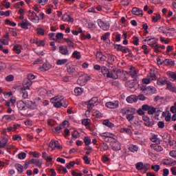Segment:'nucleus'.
<instances>
[{
    "label": "nucleus",
    "mask_w": 176,
    "mask_h": 176,
    "mask_svg": "<svg viewBox=\"0 0 176 176\" xmlns=\"http://www.w3.org/2000/svg\"><path fill=\"white\" fill-rule=\"evenodd\" d=\"M122 115H126V119L128 122H133L134 120V115L137 113V110L135 108L126 107L121 110Z\"/></svg>",
    "instance_id": "1"
},
{
    "label": "nucleus",
    "mask_w": 176,
    "mask_h": 176,
    "mask_svg": "<svg viewBox=\"0 0 176 176\" xmlns=\"http://www.w3.org/2000/svg\"><path fill=\"white\" fill-rule=\"evenodd\" d=\"M51 102L54 104V107L56 108H61V107H63V102H64V97L55 96L51 98Z\"/></svg>",
    "instance_id": "2"
},
{
    "label": "nucleus",
    "mask_w": 176,
    "mask_h": 176,
    "mask_svg": "<svg viewBox=\"0 0 176 176\" xmlns=\"http://www.w3.org/2000/svg\"><path fill=\"white\" fill-rule=\"evenodd\" d=\"M142 91L144 93L147 97L153 96V94H156V88L155 87L148 86L146 87H142Z\"/></svg>",
    "instance_id": "3"
},
{
    "label": "nucleus",
    "mask_w": 176,
    "mask_h": 176,
    "mask_svg": "<svg viewBox=\"0 0 176 176\" xmlns=\"http://www.w3.org/2000/svg\"><path fill=\"white\" fill-rule=\"evenodd\" d=\"M143 111H147L148 115H153L154 113H157L160 111L157 110V109L155 108L153 106L148 104H143L142 105Z\"/></svg>",
    "instance_id": "4"
},
{
    "label": "nucleus",
    "mask_w": 176,
    "mask_h": 176,
    "mask_svg": "<svg viewBox=\"0 0 176 176\" xmlns=\"http://www.w3.org/2000/svg\"><path fill=\"white\" fill-rule=\"evenodd\" d=\"M27 16L30 21H32V23H39V16L35 13V12L30 10L28 11Z\"/></svg>",
    "instance_id": "5"
},
{
    "label": "nucleus",
    "mask_w": 176,
    "mask_h": 176,
    "mask_svg": "<svg viewBox=\"0 0 176 176\" xmlns=\"http://www.w3.org/2000/svg\"><path fill=\"white\" fill-rule=\"evenodd\" d=\"M89 80H90V76L85 74L79 76L77 80V83L79 86H85Z\"/></svg>",
    "instance_id": "6"
},
{
    "label": "nucleus",
    "mask_w": 176,
    "mask_h": 176,
    "mask_svg": "<svg viewBox=\"0 0 176 176\" xmlns=\"http://www.w3.org/2000/svg\"><path fill=\"white\" fill-rule=\"evenodd\" d=\"M100 137H102V140H104L107 142H109V141L111 142V141L116 138V136H115V135L108 132L100 133Z\"/></svg>",
    "instance_id": "7"
},
{
    "label": "nucleus",
    "mask_w": 176,
    "mask_h": 176,
    "mask_svg": "<svg viewBox=\"0 0 176 176\" xmlns=\"http://www.w3.org/2000/svg\"><path fill=\"white\" fill-rule=\"evenodd\" d=\"M119 74H120V70L113 69L112 70H109V72H108L107 78L111 79H118V78H119Z\"/></svg>",
    "instance_id": "8"
},
{
    "label": "nucleus",
    "mask_w": 176,
    "mask_h": 176,
    "mask_svg": "<svg viewBox=\"0 0 176 176\" xmlns=\"http://www.w3.org/2000/svg\"><path fill=\"white\" fill-rule=\"evenodd\" d=\"M126 74H127V75H130L132 79H137L138 76V69H136L135 67L131 66L129 68V71L126 72Z\"/></svg>",
    "instance_id": "9"
},
{
    "label": "nucleus",
    "mask_w": 176,
    "mask_h": 176,
    "mask_svg": "<svg viewBox=\"0 0 176 176\" xmlns=\"http://www.w3.org/2000/svg\"><path fill=\"white\" fill-rule=\"evenodd\" d=\"M97 102H98V97H93L88 101L87 109H89V111H91Z\"/></svg>",
    "instance_id": "10"
},
{
    "label": "nucleus",
    "mask_w": 176,
    "mask_h": 176,
    "mask_svg": "<svg viewBox=\"0 0 176 176\" xmlns=\"http://www.w3.org/2000/svg\"><path fill=\"white\" fill-rule=\"evenodd\" d=\"M111 144V149L113 151H120L122 149L121 144L119 143V142L116 141V138H115V140H113L110 142Z\"/></svg>",
    "instance_id": "11"
},
{
    "label": "nucleus",
    "mask_w": 176,
    "mask_h": 176,
    "mask_svg": "<svg viewBox=\"0 0 176 176\" xmlns=\"http://www.w3.org/2000/svg\"><path fill=\"white\" fill-rule=\"evenodd\" d=\"M105 107H107V108H109L110 109H116V108H119V101L114 100L112 102H107L105 104Z\"/></svg>",
    "instance_id": "12"
},
{
    "label": "nucleus",
    "mask_w": 176,
    "mask_h": 176,
    "mask_svg": "<svg viewBox=\"0 0 176 176\" xmlns=\"http://www.w3.org/2000/svg\"><path fill=\"white\" fill-rule=\"evenodd\" d=\"M98 25H99L100 28L103 30V31H108L109 30V24L104 22L101 19L97 20Z\"/></svg>",
    "instance_id": "13"
},
{
    "label": "nucleus",
    "mask_w": 176,
    "mask_h": 176,
    "mask_svg": "<svg viewBox=\"0 0 176 176\" xmlns=\"http://www.w3.org/2000/svg\"><path fill=\"white\" fill-rule=\"evenodd\" d=\"M59 53L63 56H69L71 52L68 50V46L67 45H61L59 47Z\"/></svg>",
    "instance_id": "14"
},
{
    "label": "nucleus",
    "mask_w": 176,
    "mask_h": 176,
    "mask_svg": "<svg viewBox=\"0 0 176 176\" xmlns=\"http://www.w3.org/2000/svg\"><path fill=\"white\" fill-rule=\"evenodd\" d=\"M142 120L144 122V125L147 127H152L155 122L153 121H151V118L146 116H143Z\"/></svg>",
    "instance_id": "15"
},
{
    "label": "nucleus",
    "mask_w": 176,
    "mask_h": 176,
    "mask_svg": "<svg viewBox=\"0 0 176 176\" xmlns=\"http://www.w3.org/2000/svg\"><path fill=\"white\" fill-rule=\"evenodd\" d=\"M133 126L129 125L127 128H121L120 133H123L124 134H127L128 135H133Z\"/></svg>",
    "instance_id": "16"
},
{
    "label": "nucleus",
    "mask_w": 176,
    "mask_h": 176,
    "mask_svg": "<svg viewBox=\"0 0 176 176\" xmlns=\"http://www.w3.org/2000/svg\"><path fill=\"white\" fill-rule=\"evenodd\" d=\"M25 110L28 109H35V103L31 100L25 101Z\"/></svg>",
    "instance_id": "17"
},
{
    "label": "nucleus",
    "mask_w": 176,
    "mask_h": 176,
    "mask_svg": "<svg viewBox=\"0 0 176 176\" xmlns=\"http://www.w3.org/2000/svg\"><path fill=\"white\" fill-rule=\"evenodd\" d=\"M19 27L23 28V30H28V25H30V22L27 19H23L21 23L18 24Z\"/></svg>",
    "instance_id": "18"
},
{
    "label": "nucleus",
    "mask_w": 176,
    "mask_h": 176,
    "mask_svg": "<svg viewBox=\"0 0 176 176\" xmlns=\"http://www.w3.org/2000/svg\"><path fill=\"white\" fill-rule=\"evenodd\" d=\"M28 164H36V166H38V167H42V160L32 159L30 161H28Z\"/></svg>",
    "instance_id": "19"
},
{
    "label": "nucleus",
    "mask_w": 176,
    "mask_h": 176,
    "mask_svg": "<svg viewBox=\"0 0 176 176\" xmlns=\"http://www.w3.org/2000/svg\"><path fill=\"white\" fill-rule=\"evenodd\" d=\"M50 146H51V148H56V149H63V146H60L58 141L52 140L50 143Z\"/></svg>",
    "instance_id": "20"
},
{
    "label": "nucleus",
    "mask_w": 176,
    "mask_h": 176,
    "mask_svg": "<svg viewBox=\"0 0 176 176\" xmlns=\"http://www.w3.org/2000/svg\"><path fill=\"white\" fill-rule=\"evenodd\" d=\"M126 101L129 104H133V102H137V101H138V99L137 98V96H135V95H131L126 98Z\"/></svg>",
    "instance_id": "21"
},
{
    "label": "nucleus",
    "mask_w": 176,
    "mask_h": 176,
    "mask_svg": "<svg viewBox=\"0 0 176 176\" xmlns=\"http://www.w3.org/2000/svg\"><path fill=\"white\" fill-rule=\"evenodd\" d=\"M17 108L19 111H26L25 110V102L23 100H19L17 102Z\"/></svg>",
    "instance_id": "22"
},
{
    "label": "nucleus",
    "mask_w": 176,
    "mask_h": 176,
    "mask_svg": "<svg viewBox=\"0 0 176 176\" xmlns=\"http://www.w3.org/2000/svg\"><path fill=\"white\" fill-rule=\"evenodd\" d=\"M32 81L27 78L23 81V87H22V89H28L30 90V86H32Z\"/></svg>",
    "instance_id": "23"
},
{
    "label": "nucleus",
    "mask_w": 176,
    "mask_h": 176,
    "mask_svg": "<svg viewBox=\"0 0 176 176\" xmlns=\"http://www.w3.org/2000/svg\"><path fill=\"white\" fill-rule=\"evenodd\" d=\"M163 164L165 166H175L176 162L173 161L171 159H165L163 160Z\"/></svg>",
    "instance_id": "24"
},
{
    "label": "nucleus",
    "mask_w": 176,
    "mask_h": 176,
    "mask_svg": "<svg viewBox=\"0 0 176 176\" xmlns=\"http://www.w3.org/2000/svg\"><path fill=\"white\" fill-rule=\"evenodd\" d=\"M166 89L169 90V91H172V93H176V87L173 85V82H168L166 85Z\"/></svg>",
    "instance_id": "25"
},
{
    "label": "nucleus",
    "mask_w": 176,
    "mask_h": 176,
    "mask_svg": "<svg viewBox=\"0 0 176 176\" xmlns=\"http://www.w3.org/2000/svg\"><path fill=\"white\" fill-rule=\"evenodd\" d=\"M150 140L151 142H155L157 144H160V142H162L157 135H153Z\"/></svg>",
    "instance_id": "26"
},
{
    "label": "nucleus",
    "mask_w": 176,
    "mask_h": 176,
    "mask_svg": "<svg viewBox=\"0 0 176 176\" xmlns=\"http://www.w3.org/2000/svg\"><path fill=\"white\" fill-rule=\"evenodd\" d=\"M151 148L154 149V151H155V152H162V151H163V147H162V146H160L157 144H151Z\"/></svg>",
    "instance_id": "27"
},
{
    "label": "nucleus",
    "mask_w": 176,
    "mask_h": 176,
    "mask_svg": "<svg viewBox=\"0 0 176 176\" xmlns=\"http://www.w3.org/2000/svg\"><path fill=\"white\" fill-rule=\"evenodd\" d=\"M132 13L133 14H135V16H140V14H142V10H140V8L137 7H134L132 9Z\"/></svg>",
    "instance_id": "28"
},
{
    "label": "nucleus",
    "mask_w": 176,
    "mask_h": 176,
    "mask_svg": "<svg viewBox=\"0 0 176 176\" xmlns=\"http://www.w3.org/2000/svg\"><path fill=\"white\" fill-rule=\"evenodd\" d=\"M84 89L82 87H76L74 89V94L75 96H82V94H83Z\"/></svg>",
    "instance_id": "29"
},
{
    "label": "nucleus",
    "mask_w": 176,
    "mask_h": 176,
    "mask_svg": "<svg viewBox=\"0 0 176 176\" xmlns=\"http://www.w3.org/2000/svg\"><path fill=\"white\" fill-rule=\"evenodd\" d=\"M157 43V39L156 38H148V46H151V47H153L154 45H156Z\"/></svg>",
    "instance_id": "30"
},
{
    "label": "nucleus",
    "mask_w": 176,
    "mask_h": 176,
    "mask_svg": "<svg viewBox=\"0 0 176 176\" xmlns=\"http://www.w3.org/2000/svg\"><path fill=\"white\" fill-rule=\"evenodd\" d=\"M129 151L130 152H132L133 153H135V152H138V146L137 145H134V144H131L129 146Z\"/></svg>",
    "instance_id": "31"
},
{
    "label": "nucleus",
    "mask_w": 176,
    "mask_h": 176,
    "mask_svg": "<svg viewBox=\"0 0 176 176\" xmlns=\"http://www.w3.org/2000/svg\"><path fill=\"white\" fill-rule=\"evenodd\" d=\"M102 124H104V126H107V127H109V129H112V127L115 126L113 123L109 121V120H104L102 122Z\"/></svg>",
    "instance_id": "32"
},
{
    "label": "nucleus",
    "mask_w": 176,
    "mask_h": 176,
    "mask_svg": "<svg viewBox=\"0 0 176 176\" xmlns=\"http://www.w3.org/2000/svg\"><path fill=\"white\" fill-rule=\"evenodd\" d=\"M68 63V59L64 58V59H58L56 60V65H65V64H67Z\"/></svg>",
    "instance_id": "33"
},
{
    "label": "nucleus",
    "mask_w": 176,
    "mask_h": 176,
    "mask_svg": "<svg viewBox=\"0 0 176 176\" xmlns=\"http://www.w3.org/2000/svg\"><path fill=\"white\" fill-rule=\"evenodd\" d=\"M101 72L104 77L108 78V72H109V70L107 67L105 66L102 67Z\"/></svg>",
    "instance_id": "34"
},
{
    "label": "nucleus",
    "mask_w": 176,
    "mask_h": 176,
    "mask_svg": "<svg viewBox=\"0 0 176 176\" xmlns=\"http://www.w3.org/2000/svg\"><path fill=\"white\" fill-rule=\"evenodd\" d=\"M73 58H76V60H80L82 58V56L80 55V52L77 50L74 51L72 54Z\"/></svg>",
    "instance_id": "35"
},
{
    "label": "nucleus",
    "mask_w": 176,
    "mask_h": 176,
    "mask_svg": "<svg viewBox=\"0 0 176 176\" xmlns=\"http://www.w3.org/2000/svg\"><path fill=\"white\" fill-rule=\"evenodd\" d=\"M28 89L25 88H21V94H22L23 98H28Z\"/></svg>",
    "instance_id": "36"
},
{
    "label": "nucleus",
    "mask_w": 176,
    "mask_h": 176,
    "mask_svg": "<svg viewBox=\"0 0 176 176\" xmlns=\"http://www.w3.org/2000/svg\"><path fill=\"white\" fill-rule=\"evenodd\" d=\"M15 167L19 174H21L24 171V166L20 164H16Z\"/></svg>",
    "instance_id": "37"
},
{
    "label": "nucleus",
    "mask_w": 176,
    "mask_h": 176,
    "mask_svg": "<svg viewBox=\"0 0 176 176\" xmlns=\"http://www.w3.org/2000/svg\"><path fill=\"white\" fill-rule=\"evenodd\" d=\"M3 118L6 120H14L16 119V116H14V114L6 115Z\"/></svg>",
    "instance_id": "38"
},
{
    "label": "nucleus",
    "mask_w": 176,
    "mask_h": 176,
    "mask_svg": "<svg viewBox=\"0 0 176 176\" xmlns=\"http://www.w3.org/2000/svg\"><path fill=\"white\" fill-rule=\"evenodd\" d=\"M164 65H175V63L170 59L164 60Z\"/></svg>",
    "instance_id": "39"
},
{
    "label": "nucleus",
    "mask_w": 176,
    "mask_h": 176,
    "mask_svg": "<svg viewBox=\"0 0 176 176\" xmlns=\"http://www.w3.org/2000/svg\"><path fill=\"white\" fill-rule=\"evenodd\" d=\"M109 36H111V32H106L100 37V39L101 41L105 42V41L107 40Z\"/></svg>",
    "instance_id": "40"
},
{
    "label": "nucleus",
    "mask_w": 176,
    "mask_h": 176,
    "mask_svg": "<svg viewBox=\"0 0 176 176\" xmlns=\"http://www.w3.org/2000/svg\"><path fill=\"white\" fill-rule=\"evenodd\" d=\"M149 168H151V165L149 164H143L142 171H143V173H146Z\"/></svg>",
    "instance_id": "41"
},
{
    "label": "nucleus",
    "mask_w": 176,
    "mask_h": 176,
    "mask_svg": "<svg viewBox=\"0 0 176 176\" xmlns=\"http://www.w3.org/2000/svg\"><path fill=\"white\" fill-rule=\"evenodd\" d=\"M76 72V69H75L74 66H69L67 68L68 74H75Z\"/></svg>",
    "instance_id": "42"
},
{
    "label": "nucleus",
    "mask_w": 176,
    "mask_h": 176,
    "mask_svg": "<svg viewBox=\"0 0 176 176\" xmlns=\"http://www.w3.org/2000/svg\"><path fill=\"white\" fill-rule=\"evenodd\" d=\"M84 143L86 145V146H89V145L91 144V139H90V138L89 137H85L84 138Z\"/></svg>",
    "instance_id": "43"
},
{
    "label": "nucleus",
    "mask_w": 176,
    "mask_h": 176,
    "mask_svg": "<svg viewBox=\"0 0 176 176\" xmlns=\"http://www.w3.org/2000/svg\"><path fill=\"white\" fill-rule=\"evenodd\" d=\"M123 47H124L123 45H120V44L114 45V48L118 52H122L123 50Z\"/></svg>",
    "instance_id": "44"
},
{
    "label": "nucleus",
    "mask_w": 176,
    "mask_h": 176,
    "mask_svg": "<svg viewBox=\"0 0 176 176\" xmlns=\"http://www.w3.org/2000/svg\"><path fill=\"white\" fill-rule=\"evenodd\" d=\"M27 157V154L24 152H21L18 154V159H20V160H24Z\"/></svg>",
    "instance_id": "45"
},
{
    "label": "nucleus",
    "mask_w": 176,
    "mask_h": 176,
    "mask_svg": "<svg viewBox=\"0 0 176 176\" xmlns=\"http://www.w3.org/2000/svg\"><path fill=\"white\" fill-rule=\"evenodd\" d=\"M167 75L171 78V79H173V80H176V73L173 72H168Z\"/></svg>",
    "instance_id": "46"
},
{
    "label": "nucleus",
    "mask_w": 176,
    "mask_h": 176,
    "mask_svg": "<svg viewBox=\"0 0 176 176\" xmlns=\"http://www.w3.org/2000/svg\"><path fill=\"white\" fill-rule=\"evenodd\" d=\"M43 68L45 71H49L52 68V65H50V63H45L43 65Z\"/></svg>",
    "instance_id": "47"
},
{
    "label": "nucleus",
    "mask_w": 176,
    "mask_h": 176,
    "mask_svg": "<svg viewBox=\"0 0 176 176\" xmlns=\"http://www.w3.org/2000/svg\"><path fill=\"white\" fill-rule=\"evenodd\" d=\"M144 166V163L142 162H138L135 165L136 169L138 171H142V166Z\"/></svg>",
    "instance_id": "48"
},
{
    "label": "nucleus",
    "mask_w": 176,
    "mask_h": 176,
    "mask_svg": "<svg viewBox=\"0 0 176 176\" xmlns=\"http://www.w3.org/2000/svg\"><path fill=\"white\" fill-rule=\"evenodd\" d=\"M170 81H167L166 80H159L157 83L158 85H161V86H164L165 85H168V83Z\"/></svg>",
    "instance_id": "49"
},
{
    "label": "nucleus",
    "mask_w": 176,
    "mask_h": 176,
    "mask_svg": "<svg viewBox=\"0 0 176 176\" xmlns=\"http://www.w3.org/2000/svg\"><path fill=\"white\" fill-rule=\"evenodd\" d=\"M137 113L140 115V116H144L145 115V111H144V109L142 108H140L138 110L136 111Z\"/></svg>",
    "instance_id": "50"
},
{
    "label": "nucleus",
    "mask_w": 176,
    "mask_h": 176,
    "mask_svg": "<svg viewBox=\"0 0 176 176\" xmlns=\"http://www.w3.org/2000/svg\"><path fill=\"white\" fill-rule=\"evenodd\" d=\"M91 122V120L90 119H84L82 121V123L84 126H89V124H90V122Z\"/></svg>",
    "instance_id": "51"
},
{
    "label": "nucleus",
    "mask_w": 176,
    "mask_h": 176,
    "mask_svg": "<svg viewBox=\"0 0 176 176\" xmlns=\"http://www.w3.org/2000/svg\"><path fill=\"white\" fill-rule=\"evenodd\" d=\"M34 43L37 46H45V40L38 41L34 42Z\"/></svg>",
    "instance_id": "52"
},
{
    "label": "nucleus",
    "mask_w": 176,
    "mask_h": 176,
    "mask_svg": "<svg viewBox=\"0 0 176 176\" xmlns=\"http://www.w3.org/2000/svg\"><path fill=\"white\" fill-rule=\"evenodd\" d=\"M3 141V142L0 141V148L6 147V144H8V139H4Z\"/></svg>",
    "instance_id": "53"
},
{
    "label": "nucleus",
    "mask_w": 176,
    "mask_h": 176,
    "mask_svg": "<svg viewBox=\"0 0 176 176\" xmlns=\"http://www.w3.org/2000/svg\"><path fill=\"white\" fill-rule=\"evenodd\" d=\"M63 38H64V34L63 33H57L56 35V41H58V39L61 41V39H63Z\"/></svg>",
    "instance_id": "54"
},
{
    "label": "nucleus",
    "mask_w": 176,
    "mask_h": 176,
    "mask_svg": "<svg viewBox=\"0 0 176 176\" xmlns=\"http://www.w3.org/2000/svg\"><path fill=\"white\" fill-rule=\"evenodd\" d=\"M7 82H13L14 80V76L13 75H9L6 78Z\"/></svg>",
    "instance_id": "55"
},
{
    "label": "nucleus",
    "mask_w": 176,
    "mask_h": 176,
    "mask_svg": "<svg viewBox=\"0 0 176 176\" xmlns=\"http://www.w3.org/2000/svg\"><path fill=\"white\" fill-rule=\"evenodd\" d=\"M13 50L14 52H15V53H16V54H20L21 53V50L19 48L18 45H14L13 47Z\"/></svg>",
    "instance_id": "56"
},
{
    "label": "nucleus",
    "mask_w": 176,
    "mask_h": 176,
    "mask_svg": "<svg viewBox=\"0 0 176 176\" xmlns=\"http://www.w3.org/2000/svg\"><path fill=\"white\" fill-rule=\"evenodd\" d=\"M37 34L38 35H45V30H43V28H37Z\"/></svg>",
    "instance_id": "57"
},
{
    "label": "nucleus",
    "mask_w": 176,
    "mask_h": 176,
    "mask_svg": "<svg viewBox=\"0 0 176 176\" xmlns=\"http://www.w3.org/2000/svg\"><path fill=\"white\" fill-rule=\"evenodd\" d=\"M108 148H109V146L107 143H102V144L100 147V149H101V151H108Z\"/></svg>",
    "instance_id": "58"
},
{
    "label": "nucleus",
    "mask_w": 176,
    "mask_h": 176,
    "mask_svg": "<svg viewBox=\"0 0 176 176\" xmlns=\"http://www.w3.org/2000/svg\"><path fill=\"white\" fill-rule=\"evenodd\" d=\"M67 46L69 49H75V43L72 41L69 42Z\"/></svg>",
    "instance_id": "59"
},
{
    "label": "nucleus",
    "mask_w": 176,
    "mask_h": 176,
    "mask_svg": "<svg viewBox=\"0 0 176 176\" xmlns=\"http://www.w3.org/2000/svg\"><path fill=\"white\" fill-rule=\"evenodd\" d=\"M98 58L100 61H106L107 60V56H105V55H103L102 54H99Z\"/></svg>",
    "instance_id": "60"
},
{
    "label": "nucleus",
    "mask_w": 176,
    "mask_h": 176,
    "mask_svg": "<svg viewBox=\"0 0 176 176\" xmlns=\"http://www.w3.org/2000/svg\"><path fill=\"white\" fill-rule=\"evenodd\" d=\"M160 19V14H156L155 16H152L153 21H155V23H157V20Z\"/></svg>",
    "instance_id": "61"
},
{
    "label": "nucleus",
    "mask_w": 176,
    "mask_h": 176,
    "mask_svg": "<svg viewBox=\"0 0 176 176\" xmlns=\"http://www.w3.org/2000/svg\"><path fill=\"white\" fill-rule=\"evenodd\" d=\"M108 61H109V63H113V61H115V56L109 55L108 56Z\"/></svg>",
    "instance_id": "62"
},
{
    "label": "nucleus",
    "mask_w": 176,
    "mask_h": 176,
    "mask_svg": "<svg viewBox=\"0 0 176 176\" xmlns=\"http://www.w3.org/2000/svg\"><path fill=\"white\" fill-rule=\"evenodd\" d=\"M159 47H160V45L159 44H155L153 47V49H154V51L156 53H159V52H160V50H159Z\"/></svg>",
    "instance_id": "63"
},
{
    "label": "nucleus",
    "mask_w": 176,
    "mask_h": 176,
    "mask_svg": "<svg viewBox=\"0 0 176 176\" xmlns=\"http://www.w3.org/2000/svg\"><path fill=\"white\" fill-rule=\"evenodd\" d=\"M170 156H171V157H174V159H176V151H171L169 153Z\"/></svg>",
    "instance_id": "64"
}]
</instances>
